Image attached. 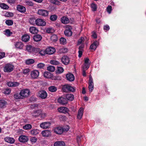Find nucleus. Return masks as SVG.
<instances>
[{
    "label": "nucleus",
    "instance_id": "nucleus-1",
    "mask_svg": "<svg viewBox=\"0 0 146 146\" xmlns=\"http://www.w3.org/2000/svg\"><path fill=\"white\" fill-rule=\"evenodd\" d=\"M14 67L13 65L12 64L7 63L3 67V71L5 72H10L13 70Z\"/></svg>",
    "mask_w": 146,
    "mask_h": 146
},
{
    "label": "nucleus",
    "instance_id": "nucleus-2",
    "mask_svg": "<svg viewBox=\"0 0 146 146\" xmlns=\"http://www.w3.org/2000/svg\"><path fill=\"white\" fill-rule=\"evenodd\" d=\"M20 93L21 97L23 99L28 97L30 94L31 92L29 90L25 89L21 90Z\"/></svg>",
    "mask_w": 146,
    "mask_h": 146
},
{
    "label": "nucleus",
    "instance_id": "nucleus-3",
    "mask_svg": "<svg viewBox=\"0 0 146 146\" xmlns=\"http://www.w3.org/2000/svg\"><path fill=\"white\" fill-rule=\"evenodd\" d=\"M66 29L64 31V33L65 35L70 36L72 35V32L71 31L72 27L69 25H66L65 26Z\"/></svg>",
    "mask_w": 146,
    "mask_h": 146
},
{
    "label": "nucleus",
    "instance_id": "nucleus-4",
    "mask_svg": "<svg viewBox=\"0 0 146 146\" xmlns=\"http://www.w3.org/2000/svg\"><path fill=\"white\" fill-rule=\"evenodd\" d=\"M63 91L66 92H74L75 91V89L72 87L68 85H65L63 87Z\"/></svg>",
    "mask_w": 146,
    "mask_h": 146
},
{
    "label": "nucleus",
    "instance_id": "nucleus-5",
    "mask_svg": "<svg viewBox=\"0 0 146 146\" xmlns=\"http://www.w3.org/2000/svg\"><path fill=\"white\" fill-rule=\"evenodd\" d=\"M39 75V72L37 70H34L31 72L30 75L31 78L33 79H37Z\"/></svg>",
    "mask_w": 146,
    "mask_h": 146
},
{
    "label": "nucleus",
    "instance_id": "nucleus-6",
    "mask_svg": "<svg viewBox=\"0 0 146 146\" xmlns=\"http://www.w3.org/2000/svg\"><path fill=\"white\" fill-rule=\"evenodd\" d=\"M35 23L38 26H45L46 25V22L44 20L41 19H38L35 20Z\"/></svg>",
    "mask_w": 146,
    "mask_h": 146
},
{
    "label": "nucleus",
    "instance_id": "nucleus-7",
    "mask_svg": "<svg viewBox=\"0 0 146 146\" xmlns=\"http://www.w3.org/2000/svg\"><path fill=\"white\" fill-rule=\"evenodd\" d=\"M94 84L93 79L91 76H89L88 88L89 92H91L94 89Z\"/></svg>",
    "mask_w": 146,
    "mask_h": 146
},
{
    "label": "nucleus",
    "instance_id": "nucleus-8",
    "mask_svg": "<svg viewBox=\"0 0 146 146\" xmlns=\"http://www.w3.org/2000/svg\"><path fill=\"white\" fill-rule=\"evenodd\" d=\"M37 14L39 15L46 17L48 15V11L45 10L40 9L38 10Z\"/></svg>",
    "mask_w": 146,
    "mask_h": 146
},
{
    "label": "nucleus",
    "instance_id": "nucleus-9",
    "mask_svg": "<svg viewBox=\"0 0 146 146\" xmlns=\"http://www.w3.org/2000/svg\"><path fill=\"white\" fill-rule=\"evenodd\" d=\"M53 130L54 132L57 134H60L63 132V128L60 126L54 127Z\"/></svg>",
    "mask_w": 146,
    "mask_h": 146
},
{
    "label": "nucleus",
    "instance_id": "nucleus-10",
    "mask_svg": "<svg viewBox=\"0 0 146 146\" xmlns=\"http://www.w3.org/2000/svg\"><path fill=\"white\" fill-rule=\"evenodd\" d=\"M90 61L88 58H86L84 59V63L82 68L87 70L89 67Z\"/></svg>",
    "mask_w": 146,
    "mask_h": 146
},
{
    "label": "nucleus",
    "instance_id": "nucleus-11",
    "mask_svg": "<svg viewBox=\"0 0 146 146\" xmlns=\"http://www.w3.org/2000/svg\"><path fill=\"white\" fill-rule=\"evenodd\" d=\"M19 140L20 142L24 143L27 142L29 140V139L27 136L22 135L19 136Z\"/></svg>",
    "mask_w": 146,
    "mask_h": 146
},
{
    "label": "nucleus",
    "instance_id": "nucleus-12",
    "mask_svg": "<svg viewBox=\"0 0 146 146\" xmlns=\"http://www.w3.org/2000/svg\"><path fill=\"white\" fill-rule=\"evenodd\" d=\"M51 123L49 122H44L40 125V127L44 129L48 128L51 125Z\"/></svg>",
    "mask_w": 146,
    "mask_h": 146
},
{
    "label": "nucleus",
    "instance_id": "nucleus-13",
    "mask_svg": "<svg viewBox=\"0 0 146 146\" xmlns=\"http://www.w3.org/2000/svg\"><path fill=\"white\" fill-rule=\"evenodd\" d=\"M38 96L41 98L44 99L47 97V94L46 92L44 90H41L38 92Z\"/></svg>",
    "mask_w": 146,
    "mask_h": 146
},
{
    "label": "nucleus",
    "instance_id": "nucleus-14",
    "mask_svg": "<svg viewBox=\"0 0 146 146\" xmlns=\"http://www.w3.org/2000/svg\"><path fill=\"white\" fill-rule=\"evenodd\" d=\"M47 54H54L55 51V48L53 47H49L46 49Z\"/></svg>",
    "mask_w": 146,
    "mask_h": 146
},
{
    "label": "nucleus",
    "instance_id": "nucleus-15",
    "mask_svg": "<svg viewBox=\"0 0 146 146\" xmlns=\"http://www.w3.org/2000/svg\"><path fill=\"white\" fill-rule=\"evenodd\" d=\"M57 110L59 112L64 113H67L68 111L67 108L64 107H59L58 108Z\"/></svg>",
    "mask_w": 146,
    "mask_h": 146
},
{
    "label": "nucleus",
    "instance_id": "nucleus-16",
    "mask_svg": "<svg viewBox=\"0 0 146 146\" xmlns=\"http://www.w3.org/2000/svg\"><path fill=\"white\" fill-rule=\"evenodd\" d=\"M99 44V42L98 41L96 40L90 46V49L95 50Z\"/></svg>",
    "mask_w": 146,
    "mask_h": 146
},
{
    "label": "nucleus",
    "instance_id": "nucleus-17",
    "mask_svg": "<svg viewBox=\"0 0 146 146\" xmlns=\"http://www.w3.org/2000/svg\"><path fill=\"white\" fill-rule=\"evenodd\" d=\"M61 61L65 65H67L69 63L70 60L68 56H64L62 58Z\"/></svg>",
    "mask_w": 146,
    "mask_h": 146
},
{
    "label": "nucleus",
    "instance_id": "nucleus-18",
    "mask_svg": "<svg viewBox=\"0 0 146 146\" xmlns=\"http://www.w3.org/2000/svg\"><path fill=\"white\" fill-rule=\"evenodd\" d=\"M4 140L5 142L10 144H13L15 141V140L14 138L9 137H5Z\"/></svg>",
    "mask_w": 146,
    "mask_h": 146
},
{
    "label": "nucleus",
    "instance_id": "nucleus-19",
    "mask_svg": "<svg viewBox=\"0 0 146 146\" xmlns=\"http://www.w3.org/2000/svg\"><path fill=\"white\" fill-rule=\"evenodd\" d=\"M67 80L70 82L73 81L74 80V75L70 73L67 74L66 75Z\"/></svg>",
    "mask_w": 146,
    "mask_h": 146
},
{
    "label": "nucleus",
    "instance_id": "nucleus-20",
    "mask_svg": "<svg viewBox=\"0 0 146 146\" xmlns=\"http://www.w3.org/2000/svg\"><path fill=\"white\" fill-rule=\"evenodd\" d=\"M42 113V110H38L34 111L31 113V115L35 117H37L39 116Z\"/></svg>",
    "mask_w": 146,
    "mask_h": 146
},
{
    "label": "nucleus",
    "instance_id": "nucleus-21",
    "mask_svg": "<svg viewBox=\"0 0 146 146\" xmlns=\"http://www.w3.org/2000/svg\"><path fill=\"white\" fill-rule=\"evenodd\" d=\"M84 112V109L82 108H80L78 111L77 118L78 119H81L83 116Z\"/></svg>",
    "mask_w": 146,
    "mask_h": 146
},
{
    "label": "nucleus",
    "instance_id": "nucleus-22",
    "mask_svg": "<svg viewBox=\"0 0 146 146\" xmlns=\"http://www.w3.org/2000/svg\"><path fill=\"white\" fill-rule=\"evenodd\" d=\"M17 8L18 11L22 13H24L26 11V8L25 7L21 5H18Z\"/></svg>",
    "mask_w": 146,
    "mask_h": 146
},
{
    "label": "nucleus",
    "instance_id": "nucleus-23",
    "mask_svg": "<svg viewBox=\"0 0 146 146\" xmlns=\"http://www.w3.org/2000/svg\"><path fill=\"white\" fill-rule=\"evenodd\" d=\"M58 102L62 105L66 104L67 103V100L66 99L62 97H60L58 99Z\"/></svg>",
    "mask_w": 146,
    "mask_h": 146
},
{
    "label": "nucleus",
    "instance_id": "nucleus-24",
    "mask_svg": "<svg viewBox=\"0 0 146 146\" xmlns=\"http://www.w3.org/2000/svg\"><path fill=\"white\" fill-rule=\"evenodd\" d=\"M34 46L30 45H27L26 46L25 50L30 53H32L33 52Z\"/></svg>",
    "mask_w": 146,
    "mask_h": 146
},
{
    "label": "nucleus",
    "instance_id": "nucleus-25",
    "mask_svg": "<svg viewBox=\"0 0 146 146\" xmlns=\"http://www.w3.org/2000/svg\"><path fill=\"white\" fill-rule=\"evenodd\" d=\"M15 46L16 48L21 49L24 46V44L21 42H17L15 43Z\"/></svg>",
    "mask_w": 146,
    "mask_h": 146
},
{
    "label": "nucleus",
    "instance_id": "nucleus-26",
    "mask_svg": "<svg viewBox=\"0 0 146 146\" xmlns=\"http://www.w3.org/2000/svg\"><path fill=\"white\" fill-rule=\"evenodd\" d=\"M29 31L31 33L35 34L37 33L38 32V30L35 27H31L29 29Z\"/></svg>",
    "mask_w": 146,
    "mask_h": 146
},
{
    "label": "nucleus",
    "instance_id": "nucleus-27",
    "mask_svg": "<svg viewBox=\"0 0 146 146\" xmlns=\"http://www.w3.org/2000/svg\"><path fill=\"white\" fill-rule=\"evenodd\" d=\"M54 146H65V144L64 141H58L54 143Z\"/></svg>",
    "mask_w": 146,
    "mask_h": 146
},
{
    "label": "nucleus",
    "instance_id": "nucleus-28",
    "mask_svg": "<svg viewBox=\"0 0 146 146\" xmlns=\"http://www.w3.org/2000/svg\"><path fill=\"white\" fill-rule=\"evenodd\" d=\"M42 135L44 137H47L51 135V132L49 130H44L42 132Z\"/></svg>",
    "mask_w": 146,
    "mask_h": 146
},
{
    "label": "nucleus",
    "instance_id": "nucleus-29",
    "mask_svg": "<svg viewBox=\"0 0 146 146\" xmlns=\"http://www.w3.org/2000/svg\"><path fill=\"white\" fill-rule=\"evenodd\" d=\"M61 22L64 24H67L69 22V19L66 17H63L61 18Z\"/></svg>",
    "mask_w": 146,
    "mask_h": 146
},
{
    "label": "nucleus",
    "instance_id": "nucleus-30",
    "mask_svg": "<svg viewBox=\"0 0 146 146\" xmlns=\"http://www.w3.org/2000/svg\"><path fill=\"white\" fill-rule=\"evenodd\" d=\"M30 36L28 35H25L23 36L22 38V40L24 42H28L29 40Z\"/></svg>",
    "mask_w": 146,
    "mask_h": 146
},
{
    "label": "nucleus",
    "instance_id": "nucleus-31",
    "mask_svg": "<svg viewBox=\"0 0 146 146\" xmlns=\"http://www.w3.org/2000/svg\"><path fill=\"white\" fill-rule=\"evenodd\" d=\"M42 38L41 36L39 35H36L33 37L34 40L36 42H38L40 41Z\"/></svg>",
    "mask_w": 146,
    "mask_h": 146
},
{
    "label": "nucleus",
    "instance_id": "nucleus-32",
    "mask_svg": "<svg viewBox=\"0 0 146 146\" xmlns=\"http://www.w3.org/2000/svg\"><path fill=\"white\" fill-rule=\"evenodd\" d=\"M66 97L68 100L70 101H72L74 99V96L72 94H68L66 95Z\"/></svg>",
    "mask_w": 146,
    "mask_h": 146
},
{
    "label": "nucleus",
    "instance_id": "nucleus-33",
    "mask_svg": "<svg viewBox=\"0 0 146 146\" xmlns=\"http://www.w3.org/2000/svg\"><path fill=\"white\" fill-rule=\"evenodd\" d=\"M43 76L44 77L46 78H49L52 77V75L50 72L46 71L44 72Z\"/></svg>",
    "mask_w": 146,
    "mask_h": 146
},
{
    "label": "nucleus",
    "instance_id": "nucleus-34",
    "mask_svg": "<svg viewBox=\"0 0 146 146\" xmlns=\"http://www.w3.org/2000/svg\"><path fill=\"white\" fill-rule=\"evenodd\" d=\"M7 104L6 101L3 100H0V108H5Z\"/></svg>",
    "mask_w": 146,
    "mask_h": 146
},
{
    "label": "nucleus",
    "instance_id": "nucleus-35",
    "mask_svg": "<svg viewBox=\"0 0 146 146\" xmlns=\"http://www.w3.org/2000/svg\"><path fill=\"white\" fill-rule=\"evenodd\" d=\"M35 62V60L33 59H29L26 60L25 63L29 65L33 64Z\"/></svg>",
    "mask_w": 146,
    "mask_h": 146
},
{
    "label": "nucleus",
    "instance_id": "nucleus-36",
    "mask_svg": "<svg viewBox=\"0 0 146 146\" xmlns=\"http://www.w3.org/2000/svg\"><path fill=\"white\" fill-rule=\"evenodd\" d=\"M32 127V125L30 124H28L24 125L23 127V128L25 130H29L31 129Z\"/></svg>",
    "mask_w": 146,
    "mask_h": 146
},
{
    "label": "nucleus",
    "instance_id": "nucleus-37",
    "mask_svg": "<svg viewBox=\"0 0 146 146\" xmlns=\"http://www.w3.org/2000/svg\"><path fill=\"white\" fill-rule=\"evenodd\" d=\"M30 133L32 135H36L39 133V131L37 129H33L31 131Z\"/></svg>",
    "mask_w": 146,
    "mask_h": 146
},
{
    "label": "nucleus",
    "instance_id": "nucleus-38",
    "mask_svg": "<svg viewBox=\"0 0 146 146\" xmlns=\"http://www.w3.org/2000/svg\"><path fill=\"white\" fill-rule=\"evenodd\" d=\"M49 90L51 92H54L57 90V88L54 86H50L48 88Z\"/></svg>",
    "mask_w": 146,
    "mask_h": 146
},
{
    "label": "nucleus",
    "instance_id": "nucleus-39",
    "mask_svg": "<svg viewBox=\"0 0 146 146\" xmlns=\"http://www.w3.org/2000/svg\"><path fill=\"white\" fill-rule=\"evenodd\" d=\"M50 1L51 3L57 5L61 4V3L58 0H50Z\"/></svg>",
    "mask_w": 146,
    "mask_h": 146
},
{
    "label": "nucleus",
    "instance_id": "nucleus-40",
    "mask_svg": "<svg viewBox=\"0 0 146 146\" xmlns=\"http://www.w3.org/2000/svg\"><path fill=\"white\" fill-rule=\"evenodd\" d=\"M4 32L5 35L7 36H10L12 34V33L9 29H6Z\"/></svg>",
    "mask_w": 146,
    "mask_h": 146
},
{
    "label": "nucleus",
    "instance_id": "nucleus-41",
    "mask_svg": "<svg viewBox=\"0 0 146 146\" xmlns=\"http://www.w3.org/2000/svg\"><path fill=\"white\" fill-rule=\"evenodd\" d=\"M0 7L1 8L5 9H7L9 8V7L7 5L4 3L0 4Z\"/></svg>",
    "mask_w": 146,
    "mask_h": 146
},
{
    "label": "nucleus",
    "instance_id": "nucleus-42",
    "mask_svg": "<svg viewBox=\"0 0 146 146\" xmlns=\"http://www.w3.org/2000/svg\"><path fill=\"white\" fill-rule=\"evenodd\" d=\"M47 70L49 71L53 72L55 71V68L54 66H50L47 67Z\"/></svg>",
    "mask_w": 146,
    "mask_h": 146
},
{
    "label": "nucleus",
    "instance_id": "nucleus-43",
    "mask_svg": "<svg viewBox=\"0 0 146 146\" xmlns=\"http://www.w3.org/2000/svg\"><path fill=\"white\" fill-rule=\"evenodd\" d=\"M14 97L16 99H23V98L21 97L20 93L19 94L18 93L15 94L14 95Z\"/></svg>",
    "mask_w": 146,
    "mask_h": 146
},
{
    "label": "nucleus",
    "instance_id": "nucleus-44",
    "mask_svg": "<svg viewBox=\"0 0 146 146\" xmlns=\"http://www.w3.org/2000/svg\"><path fill=\"white\" fill-rule=\"evenodd\" d=\"M64 71L63 68L61 67H58L56 73L58 74H61Z\"/></svg>",
    "mask_w": 146,
    "mask_h": 146
},
{
    "label": "nucleus",
    "instance_id": "nucleus-45",
    "mask_svg": "<svg viewBox=\"0 0 146 146\" xmlns=\"http://www.w3.org/2000/svg\"><path fill=\"white\" fill-rule=\"evenodd\" d=\"M60 43L61 44L64 45L66 43V39L63 37L60 38Z\"/></svg>",
    "mask_w": 146,
    "mask_h": 146
},
{
    "label": "nucleus",
    "instance_id": "nucleus-46",
    "mask_svg": "<svg viewBox=\"0 0 146 146\" xmlns=\"http://www.w3.org/2000/svg\"><path fill=\"white\" fill-rule=\"evenodd\" d=\"M57 36L55 35H54L51 36L50 39L52 41L54 42L56 41L57 40Z\"/></svg>",
    "mask_w": 146,
    "mask_h": 146
},
{
    "label": "nucleus",
    "instance_id": "nucleus-47",
    "mask_svg": "<svg viewBox=\"0 0 146 146\" xmlns=\"http://www.w3.org/2000/svg\"><path fill=\"white\" fill-rule=\"evenodd\" d=\"M5 23L8 26L12 25L13 24V21L11 20H7L5 21Z\"/></svg>",
    "mask_w": 146,
    "mask_h": 146
},
{
    "label": "nucleus",
    "instance_id": "nucleus-48",
    "mask_svg": "<svg viewBox=\"0 0 146 146\" xmlns=\"http://www.w3.org/2000/svg\"><path fill=\"white\" fill-rule=\"evenodd\" d=\"M5 16L6 17H11L14 16V14L12 13L7 12L5 13Z\"/></svg>",
    "mask_w": 146,
    "mask_h": 146
},
{
    "label": "nucleus",
    "instance_id": "nucleus-49",
    "mask_svg": "<svg viewBox=\"0 0 146 146\" xmlns=\"http://www.w3.org/2000/svg\"><path fill=\"white\" fill-rule=\"evenodd\" d=\"M45 66V64L42 63H40L38 64H37V68L40 69H43Z\"/></svg>",
    "mask_w": 146,
    "mask_h": 146
},
{
    "label": "nucleus",
    "instance_id": "nucleus-50",
    "mask_svg": "<svg viewBox=\"0 0 146 146\" xmlns=\"http://www.w3.org/2000/svg\"><path fill=\"white\" fill-rule=\"evenodd\" d=\"M92 10L93 11H96L97 10V7L96 5L94 3H92L91 5Z\"/></svg>",
    "mask_w": 146,
    "mask_h": 146
},
{
    "label": "nucleus",
    "instance_id": "nucleus-51",
    "mask_svg": "<svg viewBox=\"0 0 146 146\" xmlns=\"http://www.w3.org/2000/svg\"><path fill=\"white\" fill-rule=\"evenodd\" d=\"M57 16L55 15H52L50 17V19L52 21H55L57 19Z\"/></svg>",
    "mask_w": 146,
    "mask_h": 146
},
{
    "label": "nucleus",
    "instance_id": "nucleus-52",
    "mask_svg": "<svg viewBox=\"0 0 146 146\" xmlns=\"http://www.w3.org/2000/svg\"><path fill=\"white\" fill-rule=\"evenodd\" d=\"M85 40L84 38L83 37H81V38L79 39L78 41V44L79 45L80 44H82Z\"/></svg>",
    "mask_w": 146,
    "mask_h": 146
},
{
    "label": "nucleus",
    "instance_id": "nucleus-53",
    "mask_svg": "<svg viewBox=\"0 0 146 146\" xmlns=\"http://www.w3.org/2000/svg\"><path fill=\"white\" fill-rule=\"evenodd\" d=\"M40 50V49L38 48H35L34 46L33 52L32 53L35 54L36 53L39 52Z\"/></svg>",
    "mask_w": 146,
    "mask_h": 146
},
{
    "label": "nucleus",
    "instance_id": "nucleus-54",
    "mask_svg": "<svg viewBox=\"0 0 146 146\" xmlns=\"http://www.w3.org/2000/svg\"><path fill=\"white\" fill-rule=\"evenodd\" d=\"M50 63L51 64L54 65H57L59 64V62L56 60H51L50 61Z\"/></svg>",
    "mask_w": 146,
    "mask_h": 146
},
{
    "label": "nucleus",
    "instance_id": "nucleus-55",
    "mask_svg": "<svg viewBox=\"0 0 146 146\" xmlns=\"http://www.w3.org/2000/svg\"><path fill=\"white\" fill-rule=\"evenodd\" d=\"M25 3L26 5L29 6H32L33 5V3L31 1L28 0L26 1L25 2Z\"/></svg>",
    "mask_w": 146,
    "mask_h": 146
},
{
    "label": "nucleus",
    "instance_id": "nucleus-56",
    "mask_svg": "<svg viewBox=\"0 0 146 146\" xmlns=\"http://www.w3.org/2000/svg\"><path fill=\"white\" fill-rule=\"evenodd\" d=\"M39 53L42 56H44L46 54V50H40Z\"/></svg>",
    "mask_w": 146,
    "mask_h": 146
},
{
    "label": "nucleus",
    "instance_id": "nucleus-57",
    "mask_svg": "<svg viewBox=\"0 0 146 146\" xmlns=\"http://www.w3.org/2000/svg\"><path fill=\"white\" fill-rule=\"evenodd\" d=\"M37 139L35 137H32L30 139V141L32 143H35L37 141Z\"/></svg>",
    "mask_w": 146,
    "mask_h": 146
},
{
    "label": "nucleus",
    "instance_id": "nucleus-58",
    "mask_svg": "<svg viewBox=\"0 0 146 146\" xmlns=\"http://www.w3.org/2000/svg\"><path fill=\"white\" fill-rule=\"evenodd\" d=\"M11 90L8 88L5 89L4 90V93L5 94H9Z\"/></svg>",
    "mask_w": 146,
    "mask_h": 146
},
{
    "label": "nucleus",
    "instance_id": "nucleus-59",
    "mask_svg": "<svg viewBox=\"0 0 146 146\" xmlns=\"http://www.w3.org/2000/svg\"><path fill=\"white\" fill-rule=\"evenodd\" d=\"M106 10L107 11L109 14L110 13L112 10V7L110 5L108 6L107 7Z\"/></svg>",
    "mask_w": 146,
    "mask_h": 146
},
{
    "label": "nucleus",
    "instance_id": "nucleus-60",
    "mask_svg": "<svg viewBox=\"0 0 146 146\" xmlns=\"http://www.w3.org/2000/svg\"><path fill=\"white\" fill-rule=\"evenodd\" d=\"M40 115L41 118L44 119L46 117V114L45 113H42H42L40 114Z\"/></svg>",
    "mask_w": 146,
    "mask_h": 146
},
{
    "label": "nucleus",
    "instance_id": "nucleus-61",
    "mask_svg": "<svg viewBox=\"0 0 146 146\" xmlns=\"http://www.w3.org/2000/svg\"><path fill=\"white\" fill-rule=\"evenodd\" d=\"M5 55V53L4 52H0V59L3 58Z\"/></svg>",
    "mask_w": 146,
    "mask_h": 146
},
{
    "label": "nucleus",
    "instance_id": "nucleus-62",
    "mask_svg": "<svg viewBox=\"0 0 146 146\" xmlns=\"http://www.w3.org/2000/svg\"><path fill=\"white\" fill-rule=\"evenodd\" d=\"M52 28H47L46 30V31L47 33H52Z\"/></svg>",
    "mask_w": 146,
    "mask_h": 146
},
{
    "label": "nucleus",
    "instance_id": "nucleus-63",
    "mask_svg": "<svg viewBox=\"0 0 146 146\" xmlns=\"http://www.w3.org/2000/svg\"><path fill=\"white\" fill-rule=\"evenodd\" d=\"M69 129V127L67 125L64 128H63V131H68Z\"/></svg>",
    "mask_w": 146,
    "mask_h": 146
},
{
    "label": "nucleus",
    "instance_id": "nucleus-64",
    "mask_svg": "<svg viewBox=\"0 0 146 146\" xmlns=\"http://www.w3.org/2000/svg\"><path fill=\"white\" fill-rule=\"evenodd\" d=\"M19 83L17 82H13V87H16L19 86Z\"/></svg>",
    "mask_w": 146,
    "mask_h": 146
}]
</instances>
